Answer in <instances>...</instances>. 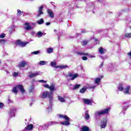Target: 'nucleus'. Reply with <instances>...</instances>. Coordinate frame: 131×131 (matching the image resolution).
Masks as SVG:
<instances>
[{"label":"nucleus","instance_id":"obj_26","mask_svg":"<svg viewBox=\"0 0 131 131\" xmlns=\"http://www.w3.org/2000/svg\"><path fill=\"white\" fill-rule=\"evenodd\" d=\"M53 51L54 49L52 48H49L47 49V53H48V54H52V53H53Z\"/></svg>","mask_w":131,"mask_h":131},{"label":"nucleus","instance_id":"obj_54","mask_svg":"<svg viewBox=\"0 0 131 131\" xmlns=\"http://www.w3.org/2000/svg\"><path fill=\"white\" fill-rule=\"evenodd\" d=\"M102 1H103V0H98V1L99 3H102Z\"/></svg>","mask_w":131,"mask_h":131},{"label":"nucleus","instance_id":"obj_27","mask_svg":"<svg viewBox=\"0 0 131 131\" xmlns=\"http://www.w3.org/2000/svg\"><path fill=\"white\" fill-rule=\"evenodd\" d=\"M76 54H77V55H79L80 56H88V55H89L88 53H83L80 51L77 52Z\"/></svg>","mask_w":131,"mask_h":131},{"label":"nucleus","instance_id":"obj_40","mask_svg":"<svg viewBox=\"0 0 131 131\" xmlns=\"http://www.w3.org/2000/svg\"><path fill=\"white\" fill-rule=\"evenodd\" d=\"M18 74H19V73L18 72H14L13 74V75L14 77H16V76H18Z\"/></svg>","mask_w":131,"mask_h":131},{"label":"nucleus","instance_id":"obj_1","mask_svg":"<svg viewBox=\"0 0 131 131\" xmlns=\"http://www.w3.org/2000/svg\"><path fill=\"white\" fill-rule=\"evenodd\" d=\"M40 97L42 99L49 98V105L47 108V112H51L52 111V103H53V92H51L50 93L48 91L42 92L40 94Z\"/></svg>","mask_w":131,"mask_h":131},{"label":"nucleus","instance_id":"obj_39","mask_svg":"<svg viewBox=\"0 0 131 131\" xmlns=\"http://www.w3.org/2000/svg\"><path fill=\"white\" fill-rule=\"evenodd\" d=\"M6 37V34L3 33V34H2L1 35H0V38H4Z\"/></svg>","mask_w":131,"mask_h":131},{"label":"nucleus","instance_id":"obj_44","mask_svg":"<svg viewBox=\"0 0 131 131\" xmlns=\"http://www.w3.org/2000/svg\"><path fill=\"white\" fill-rule=\"evenodd\" d=\"M82 59L84 61H86V60H88V57H86V56H84L82 57Z\"/></svg>","mask_w":131,"mask_h":131},{"label":"nucleus","instance_id":"obj_49","mask_svg":"<svg viewBox=\"0 0 131 131\" xmlns=\"http://www.w3.org/2000/svg\"><path fill=\"white\" fill-rule=\"evenodd\" d=\"M32 26H35L36 25V24L35 23H32Z\"/></svg>","mask_w":131,"mask_h":131},{"label":"nucleus","instance_id":"obj_29","mask_svg":"<svg viewBox=\"0 0 131 131\" xmlns=\"http://www.w3.org/2000/svg\"><path fill=\"white\" fill-rule=\"evenodd\" d=\"M37 37H42V35H43V33L41 32V31H39L37 33V34H36Z\"/></svg>","mask_w":131,"mask_h":131},{"label":"nucleus","instance_id":"obj_10","mask_svg":"<svg viewBox=\"0 0 131 131\" xmlns=\"http://www.w3.org/2000/svg\"><path fill=\"white\" fill-rule=\"evenodd\" d=\"M100 124L101 128H105V127H106V125H107V119L105 118L101 120Z\"/></svg>","mask_w":131,"mask_h":131},{"label":"nucleus","instance_id":"obj_32","mask_svg":"<svg viewBox=\"0 0 131 131\" xmlns=\"http://www.w3.org/2000/svg\"><path fill=\"white\" fill-rule=\"evenodd\" d=\"M79 88H80V84H76L73 87V90H77V89H79Z\"/></svg>","mask_w":131,"mask_h":131},{"label":"nucleus","instance_id":"obj_33","mask_svg":"<svg viewBox=\"0 0 131 131\" xmlns=\"http://www.w3.org/2000/svg\"><path fill=\"white\" fill-rule=\"evenodd\" d=\"M125 37H128V38L131 37V33H125Z\"/></svg>","mask_w":131,"mask_h":131},{"label":"nucleus","instance_id":"obj_46","mask_svg":"<svg viewBox=\"0 0 131 131\" xmlns=\"http://www.w3.org/2000/svg\"><path fill=\"white\" fill-rule=\"evenodd\" d=\"M4 107V103L0 102V108H3Z\"/></svg>","mask_w":131,"mask_h":131},{"label":"nucleus","instance_id":"obj_53","mask_svg":"<svg viewBox=\"0 0 131 131\" xmlns=\"http://www.w3.org/2000/svg\"><path fill=\"white\" fill-rule=\"evenodd\" d=\"M127 106H125V107H123V109L124 110H126V109H127Z\"/></svg>","mask_w":131,"mask_h":131},{"label":"nucleus","instance_id":"obj_31","mask_svg":"<svg viewBox=\"0 0 131 131\" xmlns=\"http://www.w3.org/2000/svg\"><path fill=\"white\" fill-rule=\"evenodd\" d=\"M47 64H48V62L46 61L42 60L39 62L40 65H47Z\"/></svg>","mask_w":131,"mask_h":131},{"label":"nucleus","instance_id":"obj_21","mask_svg":"<svg viewBox=\"0 0 131 131\" xmlns=\"http://www.w3.org/2000/svg\"><path fill=\"white\" fill-rule=\"evenodd\" d=\"M81 131H90V128L86 126H82L81 128Z\"/></svg>","mask_w":131,"mask_h":131},{"label":"nucleus","instance_id":"obj_28","mask_svg":"<svg viewBox=\"0 0 131 131\" xmlns=\"http://www.w3.org/2000/svg\"><path fill=\"white\" fill-rule=\"evenodd\" d=\"M100 81H101V78H96L94 79V82L96 84H99Z\"/></svg>","mask_w":131,"mask_h":131},{"label":"nucleus","instance_id":"obj_12","mask_svg":"<svg viewBox=\"0 0 131 131\" xmlns=\"http://www.w3.org/2000/svg\"><path fill=\"white\" fill-rule=\"evenodd\" d=\"M83 103L86 105H92V100L84 98L82 100Z\"/></svg>","mask_w":131,"mask_h":131},{"label":"nucleus","instance_id":"obj_48","mask_svg":"<svg viewBox=\"0 0 131 131\" xmlns=\"http://www.w3.org/2000/svg\"><path fill=\"white\" fill-rule=\"evenodd\" d=\"M81 32H82V33H85V32H86V30H82V31H81Z\"/></svg>","mask_w":131,"mask_h":131},{"label":"nucleus","instance_id":"obj_42","mask_svg":"<svg viewBox=\"0 0 131 131\" xmlns=\"http://www.w3.org/2000/svg\"><path fill=\"white\" fill-rule=\"evenodd\" d=\"M39 82H42V83H46L47 82V81H45L43 80H39Z\"/></svg>","mask_w":131,"mask_h":131},{"label":"nucleus","instance_id":"obj_9","mask_svg":"<svg viewBox=\"0 0 131 131\" xmlns=\"http://www.w3.org/2000/svg\"><path fill=\"white\" fill-rule=\"evenodd\" d=\"M16 45H18V46H19V47H21V48H24V47H26V45L28 43V42H21L19 40H17L16 42Z\"/></svg>","mask_w":131,"mask_h":131},{"label":"nucleus","instance_id":"obj_6","mask_svg":"<svg viewBox=\"0 0 131 131\" xmlns=\"http://www.w3.org/2000/svg\"><path fill=\"white\" fill-rule=\"evenodd\" d=\"M59 124V123L58 122L50 121V122H48V124L40 126V127H42V128L43 129H44V130H46L48 129V128L49 127V126H50L51 125H56V124Z\"/></svg>","mask_w":131,"mask_h":131},{"label":"nucleus","instance_id":"obj_38","mask_svg":"<svg viewBox=\"0 0 131 131\" xmlns=\"http://www.w3.org/2000/svg\"><path fill=\"white\" fill-rule=\"evenodd\" d=\"M88 40H84L82 42V46H86L88 45Z\"/></svg>","mask_w":131,"mask_h":131},{"label":"nucleus","instance_id":"obj_35","mask_svg":"<svg viewBox=\"0 0 131 131\" xmlns=\"http://www.w3.org/2000/svg\"><path fill=\"white\" fill-rule=\"evenodd\" d=\"M34 88V85H31L30 89H29V92L30 93H32V92H33Z\"/></svg>","mask_w":131,"mask_h":131},{"label":"nucleus","instance_id":"obj_2","mask_svg":"<svg viewBox=\"0 0 131 131\" xmlns=\"http://www.w3.org/2000/svg\"><path fill=\"white\" fill-rule=\"evenodd\" d=\"M110 110V107H108L104 110L96 111L94 113V116L95 118L98 119L100 117L101 115H104V114L108 113Z\"/></svg>","mask_w":131,"mask_h":131},{"label":"nucleus","instance_id":"obj_22","mask_svg":"<svg viewBox=\"0 0 131 131\" xmlns=\"http://www.w3.org/2000/svg\"><path fill=\"white\" fill-rule=\"evenodd\" d=\"M99 52L100 53V54H101V55H102L103 54H105V50L103 48L100 47L99 49H98Z\"/></svg>","mask_w":131,"mask_h":131},{"label":"nucleus","instance_id":"obj_18","mask_svg":"<svg viewBox=\"0 0 131 131\" xmlns=\"http://www.w3.org/2000/svg\"><path fill=\"white\" fill-rule=\"evenodd\" d=\"M50 65L52 67H55V68H57V61L56 60H54L50 63Z\"/></svg>","mask_w":131,"mask_h":131},{"label":"nucleus","instance_id":"obj_16","mask_svg":"<svg viewBox=\"0 0 131 131\" xmlns=\"http://www.w3.org/2000/svg\"><path fill=\"white\" fill-rule=\"evenodd\" d=\"M39 75V72H36L35 73L30 74L29 76V78H32Z\"/></svg>","mask_w":131,"mask_h":131},{"label":"nucleus","instance_id":"obj_13","mask_svg":"<svg viewBox=\"0 0 131 131\" xmlns=\"http://www.w3.org/2000/svg\"><path fill=\"white\" fill-rule=\"evenodd\" d=\"M42 9H43V6H41L38 8V13L37 14V17H40L43 12H42Z\"/></svg>","mask_w":131,"mask_h":131},{"label":"nucleus","instance_id":"obj_19","mask_svg":"<svg viewBox=\"0 0 131 131\" xmlns=\"http://www.w3.org/2000/svg\"><path fill=\"white\" fill-rule=\"evenodd\" d=\"M56 68H60V69H66V68H69V67L67 65H61L56 67Z\"/></svg>","mask_w":131,"mask_h":131},{"label":"nucleus","instance_id":"obj_11","mask_svg":"<svg viewBox=\"0 0 131 131\" xmlns=\"http://www.w3.org/2000/svg\"><path fill=\"white\" fill-rule=\"evenodd\" d=\"M57 100L60 103H65L66 102V98L65 97H62L61 96H57Z\"/></svg>","mask_w":131,"mask_h":131},{"label":"nucleus","instance_id":"obj_3","mask_svg":"<svg viewBox=\"0 0 131 131\" xmlns=\"http://www.w3.org/2000/svg\"><path fill=\"white\" fill-rule=\"evenodd\" d=\"M18 91H19L23 95L25 94V89H24V86L21 84L16 85L14 86L12 90V92L16 95V94H18Z\"/></svg>","mask_w":131,"mask_h":131},{"label":"nucleus","instance_id":"obj_57","mask_svg":"<svg viewBox=\"0 0 131 131\" xmlns=\"http://www.w3.org/2000/svg\"><path fill=\"white\" fill-rule=\"evenodd\" d=\"M74 2H75V3L74 4H75V2H76V0H75Z\"/></svg>","mask_w":131,"mask_h":131},{"label":"nucleus","instance_id":"obj_4","mask_svg":"<svg viewBox=\"0 0 131 131\" xmlns=\"http://www.w3.org/2000/svg\"><path fill=\"white\" fill-rule=\"evenodd\" d=\"M59 118H63V119H65L66 121L63 122H61L60 123V124H62V125H66L67 126L68 125H70V118L68 117L67 116H64L62 115H59Z\"/></svg>","mask_w":131,"mask_h":131},{"label":"nucleus","instance_id":"obj_8","mask_svg":"<svg viewBox=\"0 0 131 131\" xmlns=\"http://www.w3.org/2000/svg\"><path fill=\"white\" fill-rule=\"evenodd\" d=\"M24 28L25 30H31L33 28L30 26V24L29 23L27 22L25 23Z\"/></svg>","mask_w":131,"mask_h":131},{"label":"nucleus","instance_id":"obj_52","mask_svg":"<svg viewBox=\"0 0 131 131\" xmlns=\"http://www.w3.org/2000/svg\"><path fill=\"white\" fill-rule=\"evenodd\" d=\"M90 58H95V55H91Z\"/></svg>","mask_w":131,"mask_h":131},{"label":"nucleus","instance_id":"obj_36","mask_svg":"<svg viewBox=\"0 0 131 131\" xmlns=\"http://www.w3.org/2000/svg\"><path fill=\"white\" fill-rule=\"evenodd\" d=\"M40 53V51L39 50L37 51H34L33 52H31V54H33V55H38V54Z\"/></svg>","mask_w":131,"mask_h":131},{"label":"nucleus","instance_id":"obj_45","mask_svg":"<svg viewBox=\"0 0 131 131\" xmlns=\"http://www.w3.org/2000/svg\"><path fill=\"white\" fill-rule=\"evenodd\" d=\"M95 40V43L97 44V43H99V40H98V39H97L96 38L94 39Z\"/></svg>","mask_w":131,"mask_h":131},{"label":"nucleus","instance_id":"obj_24","mask_svg":"<svg viewBox=\"0 0 131 131\" xmlns=\"http://www.w3.org/2000/svg\"><path fill=\"white\" fill-rule=\"evenodd\" d=\"M37 23L39 25H41V24H43V23H45V20H43V19L41 18L37 20Z\"/></svg>","mask_w":131,"mask_h":131},{"label":"nucleus","instance_id":"obj_5","mask_svg":"<svg viewBox=\"0 0 131 131\" xmlns=\"http://www.w3.org/2000/svg\"><path fill=\"white\" fill-rule=\"evenodd\" d=\"M118 89L119 91L123 92L125 94H127L130 89V86H127L124 89L123 88V85L122 84H120L118 87Z\"/></svg>","mask_w":131,"mask_h":131},{"label":"nucleus","instance_id":"obj_34","mask_svg":"<svg viewBox=\"0 0 131 131\" xmlns=\"http://www.w3.org/2000/svg\"><path fill=\"white\" fill-rule=\"evenodd\" d=\"M17 16H20V15H21V13H23V11H21V10H20V9H18L17 10Z\"/></svg>","mask_w":131,"mask_h":131},{"label":"nucleus","instance_id":"obj_56","mask_svg":"<svg viewBox=\"0 0 131 131\" xmlns=\"http://www.w3.org/2000/svg\"><path fill=\"white\" fill-rule=\"evenodd\" d=\"M30 106H32V103H31L30 104Z\"/></svg>","mask_w":131,"mask_h":131},{"label":"nucleus","instance_id":"obj_55","mask_svg":"<svg viewBox=\"0 0 131 131\" xmlns=\"http://www.w3.org/2000/svg\"><path fill=\"white\" fill-rule=\"evenodd\" d=\"M54 32H57V30L54 29Z\"/></svg>","mask_w":131,"mask_h":131},{"label":"nucleus","instance_id":"obj_30","mask_svg":"<svg viewBox=\"0 0 131 131\" xmlns=\"http://www.w3.org/2000/svg\"><path fill=\"white\" fill-rule=\"evenodd\" d=\"M96 86H97V85H88L87 88L88 89H90L91 90H95V88H96Z\"/></svg>","mask_w":131,"mask_h":131},{"label":"nucleus","instance_id":"obj_14","mask_svg":"<svg viewBox=\"0 0 131 131\" xmlns=\"http://www.w3.org/2000/svg\"><path fill=\"white\" fill-rule=\"evenodd\" d=\"M15 112H16V108L13 107L10 110V112L9 113L10 116H11V117L15 116Z\"/></svg>","mask_w":131,"mask_h":131},{"label":"nucleus","instance_id":"obj_51","mask_svg":"<svg viewBox=\"0 0 131 131\" xmlns=\"http://www.w3.org/2000/svg\"><path fill=\"white\" fill-rule=\"evenodd\" d=\"M6 72L7 74H10V72H9V71L6 70Z\"/></svg>","mask_w":131,"mask_h":131},{"label":"nucleus","instance_id":"obj_17","mask_svg":"<svg viewBox=\"0 0 131 131\" xmlns=\"http://www.w3.org/2000/svg\"><path fill=\"white\" fill-rule=\"evenodd\" d=\"M27 64V62H26V61H22L21 62L18 64V67H19V68H22L24 67V66H25V65H26Z\"/></svg>","mask_w":131,"mask_h":131},{"label":"nucleus","instance_id":"obj_50","mask_svg":"<svg viewBox=\"0 0 131 131\" xmlns=\"http://www.w3.org/2000/svg\"><path fill=\"white\" fill-rule=\"evenodd\" d=\"M103 62L101 63L100 66V68H102V67H103Z\"/></svg>","mask_w":131,"mask_h":131},{"label":"nucleus","instance_id":"obj_47","mask_svg":"<svg viewBox=\"0 0 131 131\" xmlns=\"http://www.w3.org/2000/svg\"><path fill=\"white\" fill-rule=\"evenodd\" d=\"M46 25L47 26H49V25H51V23L50 22H47V23H46Z\"/></svg>","mask_w":131,"mask_h":131},{"label":"nucleus","instance_id":"obj_37","mask_svg":"<svg viewBox=\"0 0 131 131\" xmlns=\"http://www.w3.org/2000/svg\"><path fill=\"white\" fill-rule=\"evenodd\" d=\"M49 90H50L51 92H52V91H54L55 90V86L54 85H52V86H49Z\"/></svg>","mask_w":131,"mask_h":131},{"label":"nucleus","instance_id":"obj_25","mask_svg":"<svg viewBox=\"0 0 131 131\" xmlns=\"http://www.w3.org/2000/svg\"><path fill=\"white\" fill-rule=\"evenodd\" d=\"M86 90H88V87L84 86L80 90V93L81 94H84V93H85Z\"/></svg>","mask_w":131,"mask_h":131},{"label":"nucleus","instance_id":"obj_20","mask_svg":"<svg viewBox=\"0 0 131 131\" xmlns=\"http://www.w3.org/2000/svg\"><path fill=\"white\" fill-rule=\"evenodd\" d=\"M90 114H89V111H86L85 112V119L86 120H89L90 119Z\"/></svg>","mask_w":131,"mask_h":131},{"label":"nucleus","instance_id":"obj_43","mask_svg":"<svg viewBox=\"0 0 131 131\" xmlns=\"http://www.w3.org/2000/svg\"><path fill=\"white\" fill-rule=\"evenodd\" d=\"M44 88H46V89H49L50 88V85L48 84H46L44 85Z\"/></svg>","mask_w":131,"mask_h":131},{"label":"nucleus","instance_id":"obj_23","mask_svg":"<svg viewBox=\"0 0 131 131\" xmlns=\"http://www.w3.org/2000/svg\"><path fill=\"white\" fill-rule=\"evenodd\" d=\"M48 14L49 15V17L51 18H54V13H53V11L51 10H48Z\"/></svg>","mask_w":131,"mask_h":131},{"label":"nucleus","instance_id":"obj_7","mask_svg":"<svg viewBox=\"0 0 131 131\" xmlns=\"http://www.w3.org/2000/svg\"><path fill=\"white\" fill-rule=\"evenodd\" d=\"M78 77V75L77 74H73L71 73H69L68 75L67 76V79L69 81L70 80H74L75 78Z\"/></svg>","mask_w":131,"mask_h":131},{"label":"nucleus","instance_id":"obj_41","mask_svg":"<svg viewBox=\"0 0 131 131\" xmlns=\"http://www.w3.org/2000/svg\"><path fill=\"white\" fill-rule=\"evenodd\" d=\"M5 42H6V40H5L4 39L0 40V43H1L5 44Z\"/></svg>","mask_w":131,"mask_h":131},{"label":"nucleus","instance_id":"obj_15","mask_svg":"<svg viewBox=\"0 0 131 131\" xmlns=\"http://www.w3.org/2000/svg\"><path fill=\"white\" fill-rule=\"evenodd\" d=\"M115 69V65L113 63H110L108 64V70L109 71H113Z\"/></svg>","mask_w":131,"mask_h":131}]
</instances>
